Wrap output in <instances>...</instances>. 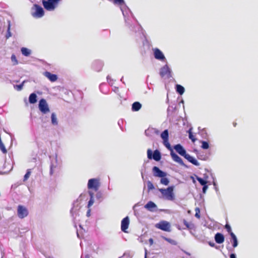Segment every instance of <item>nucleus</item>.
Instances as JSON below:
<instances>
[{
  "label": "nucleus",
  "instance_id": "9",
  "mask_svg": "<svg viewBox=\"0 0 258 258\" xmlns=\"http://www.w3.org/2000/svg\"><path fill=\"white\" fill-rule=\"evenodd\" d=\"M28 214V210L25 207L22 205H19L18 206L17 215L20 218L23 219L26 217Z\"/></svg>",
  "mask_w": 258,
  "mask_h": 258
},
{
  "label": "nucleus",
  "instance_id": "12",
  "mask_svg": "<svg viewBox=\"0 0 258 258\" xmlns=\"http://www.w3.org/2000/svg\"><path fill=\"white\" fill-rule=\"evenodd\" d=\"M152 170L154 176L156 177H164L167 175L166 172L162 171L157 166L153 167Z\"/></svg>",
  "mask_w": 258,
  "mask_h": 258
},
{
  "label": "nucleus",
  "instance_id": "44",
  "mask_svg": "<svg viewBox=\"0 0 258 258\" xmlns=\"http://www.w3.org/2000/svg\"><path fill=\"white\" fill-rule=\"evenodd\" d=\"M199 163H198V162L197 160H196V159H195V165H199Z\"/></svg>",
  "mask_w": 258,
  "mask_h": 258
},
{
  "label": "nucleus",
  "instance_id": "39",
  "mask_svg": "<svg viewBox=\"0 0 258 258\" xmlns=\"http://www.w3.org/2000/svg\"><path fill=\"white\" fill-rule=\"evenodd\" d=\"M164 239L168 241V242L171 243V244H176V242L175 241H174V240H172L171 239H170V238H164Z\"/></svg>",
  "mask_w": 258,
  "mask_h": 258
},
{
  "label": "nucleus",
  "instance_id": "38",
  "mask_svg": "<svg viewBox=\"0 0 258 258\" xmlns=\"http://www.w3.org/2000/svg\"><path fill=\"white\" fill-rule=\"evenodd\" d=\"M225 228H226V229L227 230V231H228V232L230 234V235H231V233H233L232 232V230H231V227L229 225V224H226L225 226Z\"/></svg>",
  "mask_w": 258,
  "mask_h": 258
},
{
  "label": "nucleus",
  "instance_id": "4",
  "mask_svg": "<svg viewBox=\"0 0 258 258\" xmlns=\"http://www.w3.org/2000/svg\"><path fill=\"white\" fill-rule=\"evenodd\" d=\"M155 227L164 231H171V225L169 222L166 221H160L155 225Z\"/></svg>",
  "mask_w": 258,
  "mask_h": 258
},
{
  "label": "nucleus",
  "instance_id": "36",
  "mask_svg": "<svg viewBox=\"0 0 258 258\" xmlns=\"http://www.w3.org/2000/svg\"><path fill=\"white\" fill-rule=\"evenodd\" d=\"M163 144L168 149H171L170 145L168 142V139L165 140L163 141Z\"/></svg>",
  "mask_w": 258,
  "mask_h": 258
},
{
  "label": "nucleus",
  "instance_id": "34",
  "mask_svg": "<svg viewBox=\"0 0 258 258\" xmlns=\"http://www.w3.org/2000/svg\"><path fill=\"white\" fill-rule=\"evenodd\" d=\"M30 174H31L30 169H28L26 173L24 175V181L27 180L29 178V177H30Z\"/></svg>",
  "mask_w": 258,
  "mask_h": 258
},
{
  "label": "nucleus",
  "instance_id": "29",
  "mask_svg": "<svg viewBox=\"0 0 258 258\" xmlns=\"http://www.w3.org/2000/svg\"><path fill=\"white\" fill-rule=\"evenodd\" d=\"M25 82L26 81H24L21 84L14 86V88L17 91H21L23 89L24 84Z\"/></svg>",
  "mask_w": 258,
  "mask_h": 258
},
{
  "label": "nucleus",
  "instance_id": "15",
  "mask_svg": "<svg viewBox=\"0 0 258 258\" xmlns=\"http://www.w3.org/2000/svg\"><path fill=\"white\" fill-rule=\"evenodd\" d=\"M175 151L182 156L185 155L186 151L184 149L182 146L180 144L176 145L174 147Z\"/></svg>",
  "mask_w": 258,
  "mask_h": 258
},
{
  "label": "nucleus",
  "instance_id": "16",
  "mask_svg": "<svg viewBox=\"0 0 258 258\" xmlns=\"http://www.w3.org/2000/svg\"><path fill=\"white\" fill-rule=\"evenodd\" d=\"M215 240L217 243L221 244L224 241V236L222 234L217 233L215 235Z\"/></svg>",
  "mask_w": 258,
  "mask_h": 258
},
{
  "label": "nucleus",
  "instance_id": "45",
  "mask_svg": "<svg viewBox=\"0 0 258 258\" xmlns=\"http://www.w3.org/2000/svg\"><path fill=\"white\" fill-rule=\"evenodd\" d=\"M90 211H91V210L90 209H89L88 210V212H87V215L88 216H90Z\"/></svg>",
  "mask_w": 258,
  "mask_h": 258
},
{
  "label": "nucleus",
  "instance_id": "11",
  "mask_svg": "<svg viewBox=\"0 0 258 258\" xmlns=\"http://www.w3.org/2000/svg\"><path fill=\"white\" fill-rule=\"evenodd\" d=\"M130 224V220L128 216L124 218L121 222V229L124 233H127V229Z\"/></svg>",
  "mask_w": 258,
  "mask_h": 258
},
{
  "label": "nucleus",
  "instance_id": "14",
  "mask_svg": "<svg viewBox=\"0 0 258 258\" xmlns=\"http://www.w3.org/2000/svg\"><path fill=\"white\" fill-rule=\"evenodd\" d=\"M43 75L52 82H55L57 80V76L56 75L52 74L49 72L46 71L44 72Z\"/></svg>",
  "mask_w": 258,
  "mask_h": 258
},
{
  "label": "nucleus",
  "instance_id": "18",
  "mask_svg": "<svg viewBox=\"0 0 258 258\" xmlns=\"http://www.w3.org/2000/svg\"><path fill=\"white\" fill-rule=\"evenodd\" d=\"M156 207V204L152 201L149 202L145 206V208L150 211H153V209Z\"/></svg>",
  "mask_w": 258,
  "mask_h": 258
},
{
  "label": "nucleus",
  "instance_id": "6",
  "mask_svg": "<svg viewBox=\"0 0 258 258\" xmlns=\"http://www.w3.org/2000/svg\"><path fill=\"white\" fill-rule=\"evenodd\" d=\"M100 183L98 179L92 178L89 180L88 182V188L97 191L99 188Z\"/></svg>",
  "mask_w": 258,
  "mask_h": 258
},
{
  "label": "nucleus",
  "instance_id": "13",
  "mask_svg": "<svg viewBox=\"0 0 258 258\" xmlns=\"http://www.w3.org/2000/svg\"><path fill=\"white\" fill-rule=\"evenodd\" d=\"M195 176L196 177V178L199 181V183L202 185H203V192L204 193H205L207 189V188H208V185H207V180L203 179L202 178H200V177L197 176V175H196L195 174Z\"/></svg>",
  "mask_w": 258,
  "mask_h": 258
},
{
  "label": "nucleus",
  "instance_id": "28",
  "mask_svg": "<svg viewBox=\"0 0 258 258\" xmlns=\"http://www.w3.org/2000/svg\"><path fill=\"white\" fill-rule=\"evenodd\" d=\"M161 179L160 180V183L163 185H167L169 183V181L168 180V179L165 177H161Z\"/></svg>",
  "mask_w": 258,
  "mask_h": 258
},
{
  "label": "nucleus",
  "instance_id": "1",
  "mask_svg": "<svg viewBox=\"0 0 258 258\" xmlns=\"http://www.w3.org/2000/svg\"><path fill=\"white\" fill-rule=\"evenodd\" d=\"M159 190L166 200L173 201L174 199L173 186H169L166 189L160 188Z\"/></svg>",
  "mask_w": 258,
  "mask_h": 258
},
{
  "label": "nucleus",
  "instance_id": "26",
  "mask_svg": "<svg viewBox=\"0 0 258 258\" xmlns=\"http://www.w3.org/2000/svg\"><path fill=\"white\" fill-rule=\"evenodd\" d=\"M51 123L53 125H57L58 121L56 116L54 113H52L51 115Z\"/></svg>",
  "mask_w": 258,
  "mask_h": 258
},
{
  "label": "nucleus",
  "instance_id": "27",
  "mask_svg": "<svg viewBox=\"0 0 258 258\" xmlns=\"http://www.w3.org/2000/svg\"><path fill=\"white\" fill-rule=\"evenodd\" d=\"M11 61L12 62L13 65L16 66L19 63L18 60H17L15 54H13L11 55Z\"/></svg>",
  "mask_w": 258,
  "mask_h": 258
},
{
  "label": "nucleus",
  "instance_id": "40",
  "mask_svg": "<svg viewBox=\"0 0 258 258\" xmlns=\"http://www.w3.org/2000/svg\"><path fill=\"white\" fill-rule=\"evenodd\" d=\"M148 188L149 190L152 189L154 188V185L153 183L151 181H148L147 183Z\"/></svg>",
  "mask_w": 258,
  "mask_h": 258
},
{
  "label": "nucleus",
  "instance_id": "7",
  "mask_svg": "<svg viewBox=\"0 0 258 258\" xmlns=\"http://www.w3.org/2000/svg\"><path fill=\"white\" fill-rule=\"evenodd\" d=\"M38 107L40 111L43 114H46L50 111L49 108L46 102V101L44 99H41L39 101Z\"/></svg>",
  "mask_w": 258,
  "mask_h": 258
},
{
  "label": "nucleus",
  "instance_id": "43",
  "mask_svg": "<svg viewBox=\"0 0 258 258\" xmlns=\"http://www.w3.org/2000/svg\"><path fill=\"white\" fill-rule=\"evenodd\" d=\"M230 258H236V255H235V254L232 253V254H230Z\"/></svg>",
  "mask_w": 258,
  "mask_h": 258
},
{
  "label": "nucleus",
  "instance_id": "42",
  "mask_svg": "<svg viewBox=\"0 0 258 258\" xmlns=\"http://www.w3.org/2000/svg\"><path fill=\"white\" fill-rule=\"evenodd\" d=\"M53 165H51L50 166V174L51 175H52L53 173Z\"/></svg>",
  "mask_w": 258,
  "mask_h": 258
},
{
  "label": "nucleus",
  "instance_id": "22",
  "mask_svg": "<svg viewBox=\"0 0 258 258\" xmlns=\"http://www.w3.org/2000/svg\"><path fill=\"white\" fill-rule=\"evenodd\" d=\"M89 194L90 196V199L89 201L88 202V208H89L91 206H92V205L94 203V200H93L94 193L91 190H89Z\"/></svg>",
  "mask_w": 258,
  "mask_h": 258
},
{
  "label": "nucleus",
  "instance_id": "48",
  "mask_svg": "<svg viewBox=\"0 0 258 258\" xmlns=\"http://www.w3.org/2000/svg\"><path fill=\"white\" fill-rule=\"evenodd\" d=\"M190 178H191V179H192V180H194V176H190Z\"/></svg>",
  "mask_w": 258,
  "mask_h": 258
},
{
  "label": "nucleus",
  "instance_id": "23",
  "mask_svg": "<svg viewBox=\"0 0 258 258\" xmlns=\"http://www.w3.org/2000/svg\"><path fill=\"white\" fill-rule=\"evenodd\" d=\"M231 237L233 241V246L236 247L238 245V241L236 235L233 233H231Z\"/></svg>",
  "mask_w": 258,
  "mask_h": 258
},
{
  "label": "nucleus",
  "instance_id": "49",
  "mask_svg": "<svg viewBox=\"0 0 258 258\" xmlns=\"http://www.w3.org/2000/svg\"><path fill=\"white\" fill-rule=\"evenodd\" d=\"M210 244L211 245V246H213L214 245V244H212V243H210Z\"/></svg>",
  "mask_w": 258,
  "mask_h": 258
},
{
  "label": "nucleus",
  "instance_id": "32",
  "mask_svg": "<svg viewBox=\"0 0 258 258\" xmlns=\"http://www.w3.org/2000/svg\"><path fill=\"white\" fill-rule=\"evenodd\" d=\"M0 149L4 154H6L7 153V150L2 141L0 142Z\"/></svg>",
  "mask_w": 258,
  "mask_h": 258
},
{
  "label": "nucleus",
  "instance_id": "2",
  "mask_svg": "<svg viewBox=\"0 0 258 258\" xmlns=\"http://www.w3.org/2000/svg\"><path fill=\"white\" fill-rule=\"evenodd\" d=\"M32 16L35 18H40L44 15L43 8L37 4H34L32 8Z\"/></svg>",
  "mask_w": 258,
  "mask_h": 258
},
{
  "label": "nucleus",
  "instance_id": "10",
  "mask_svg": "<svg viewBox=\"0 0 258 258\" xmlns=\"http://www.w3.org/2000/svg\"><path fill=\"white\" fill-rule=\"evenodd\" d=\"M154 57L158 60L164 61L165 57L163 52L158 48L153 49Z\"/></svg>",
  "mask_w": 258,
  "mask_h": 258
},
{
  "label": "nucleus",
  "instance_id": "5",
  "mask_svg": "<svg viewBox=\"0 0 258 258\" xmlns=\"http://www.w3.org/2000/svg\"><path fill=\"white\" fill-rule=\"evenodd\" d=\"M159 74L162 78L169 79L172 77L171 71L167 64L164 65L160 69Z\"/></svg>",
  "mask_w": 258,
  "mask_h": 258
},
{
  "label": "nucleus",
  "instance_id": "46",
  "mask_svg": "<svg viewBox=\"0 0 258 258\" xmlns=\"http://www.w3.org/2000/svg\"><path fill=\"white\" fill-rule=\"evenodd\" d=\"M236 124H236V122H234V123H233V125H234V126H236Z\"/></svg>",
  "mask_w": 258,
  "mask_h": 258
},
{
  "label": "nucleus",
  "instance_id": "20",
  "mask_svg": "<svg viewBox=\"0 0 258 258\" xmlns=\"http://www.w3.org/2000/svg\"><path fill=\"white\" fill-rule=\"evenodd\" d=\"M29 101L31 104H34L37 102V95L35 93H32L29 97Z\"/></svg>",
  "mask_w": 258,
  "mask_h": 258
},
{
  "label": "nucleus",
  "instance_id": "41",
  "mask_svg": "<svg viewBox=\"0 0 258 258\" xmlns=\"http://www.w3.org/2000/svg\"><path fill=\"white\" fill-rule=\"evenodd\" d=\"M192 128H190L189 130V138L194 142V135L192 134Z\"/></svg>",
  "mask_w": 258,
  "mask_h": 258
},
{
  "label": "nucleus",
  "instance_id": "3",
  "mask_svg": "<svg viewBox=\"0 0 258 258\" xmlns=\"http://www.w3.org/2000/svg\"><path fill=\"white\" fill-rule=\"evenodd\" d=\"M42 4L47 11H53L58 5L59 0H42Z\"/></svg>",
  "mask_w": 258,
  "mask_h": 258
},
{
  "label": "nucleus",
  "instance_id": "37",
  "mask_svg": "<svg viewBox=\"0 0 258 258\" xmlns=\"http://www.w3.org/2000/svg\"><path fill=\"white\" fill-rule=\"evenodd\" d=\"M11 36H12V34H11V33L10 32V25L9 24V26H8V28L7 33V34L6 35V37L7 39H8Z\"/></svg>",
  "mask_w": 258,
  "mask_h": 258
},
{
  "label": "nucleus",
  "instance_id": "31",
  "mask_svg": "<svg viewBox=\"0 0 258 258\" xmlns=\"http://www.w3.org/2000/svg\"><path fill=\"white\" fill-rule=\"evenodd\" d=\"M202 146L201 147L203 149H208L209 148V145L208 142L206 141H202Z\"/></svg>",
  "mask_w": 258,
  "mask_h": 258
},
{
  "label": "nucleus",
  "instance_id": "19",
  "mask_svg": "<svg viewBox=\"0 0 258 258\" xmlns=\"http://www.w3.org/2000/svg\"><path fill=\"white\" fill-rule=\"evenodd\" d=\"M142 107L141 104L139 102H135L132 105V110L134 111H139Z\"/></svg>",
  "mask_w": 258,
  "mask_h": 258
},
{
  "label": "nucleus",
  "instance_id": "30",
  "mask_svg": "<svg viewBox=\"0 0 258 258\" xmlns=\"http://www.w3.org/2000/svg\"><path fill=\"white\" fill-rule=\"evenodd\" d=\"M182 156H183L185 159L188 160V161H189L190 162L194 164V158L189 156L188 154H186V152L185 155H183Z\"/></svg>",
  "mask_w": 258,
  "mask_h": 258
},
{
  "label": "nucleus",
  "instance_id": "33",
  "mask_svg": "<svg viewBox=\"0 0 258 258\" xmlns=\"http://www.w3.org/2000/svg\"><path fill=\"white\" fill-rule=\"evenodd\" d=\"M199 134L201 135L203 138L206 139L208 137V135L206 132V130L205 128L203 129L201 132H199Z\"/></svg>",
  "mask_w": 258,
  "mask_h": 258
},
{
  "label": "nucleus",
  "instance_id": "25",
  "mask_svg": "<svg viewBox=\"0 0 258 258\" xmlns=\"http://www.w3.org/2000/svg\"><path fill=\"white\" fill-rule=\"evenodd\" d=\"M161 137L163 139V141L168 139L169 134H168V131L167 130H165L161 133Z\"/></svg>",
  "mask_w": 258,
  "mask_h": 258
},
{
  "label": "nucleus",
  "instance_id": "24",
  "mask_svg": "<svg viewBox=\"0 0 258 258\" xmlns=\"http://www.w3.org/2000/svg\"><path fill=\"white\" fill-rule=\"evenodd\" d=\"M176 90L180 95H182L184 92V88L180 85L176 86Z\"/></svg>",
  "mask_w": 258,
  "mask_h": 258
},
{
  "label": "nucleus",
  "instance_id": "47",
  "mask_svg": "<svg viewBox=\"0 0 258 258\" xmlns=\"http://www.w3.org/2000/svg\"><path fill=\"white\" fill-rule=\"evenodd\" d=\"M150 241L152 243L153 242V239H150Z\"/></svg>",
  "mask_w": 258,
  "mask_h": 258
},
{
  "label": "nucleus",
  "instance_id": "17",
  "mask_svg": "<svg viewBox=\"0 0 258 258\" xmlns=\"http://www.w3.org/2000/svg\"><path fill=\"white\" fill-rule=\"evenodd\" d=\"M171 156L173 160L180 164L182 163V159L175 153H173V152L172 151L171 152Z\"/></svg>",
  "mask_w": 258,
  "mask_h": 258
},
{
  "label": "nucleus",
  "instance_id": "35",
  "mask_svg": "<svg viewBox=\"0 0 258 258\" xmlns=\"http://www.w3.org/2000/svg\"><path fill=\"white\" fill-rule=\"evenodd\" d=\"M196 214H195V216L198 219H200V210L199 208H196L195 209Z\"/></svg>",
  "mask_w": 258,
  "mask_h": 258
},
{
  "label": "nucleus",
  "instance_id": "21",
  "mask_svg": "<svg viewBox=\"0 0 258 258\" xmlns=\"http://www.w3.org/2000/svg\"><path fill=\"white\" fill-rule=\"evenodd\" d=\"M21 51L22 54L25 56H28L31 54V50L26 47H22Z\"/></svg>",
  "mask_w": 258,
  "mask_h": 258
},
{
  "label": "nucleus",
  "instance_id": "8",
  "mask_svg": "<svg viewBox=\"0 0 258 258\" xmlns=\"http://www.w3.org/2000/svg\"><path fill=\"white\" fill-rule=\"evenodd\" d=\"M147 157L149 159L153 158L156 161H159L161 158L160 152L158 150H155L152 154V151L150 149L147 150Z\"/></svg>",
  "mask_w": 258,
  "mask_h": 258
}]
</instances>
